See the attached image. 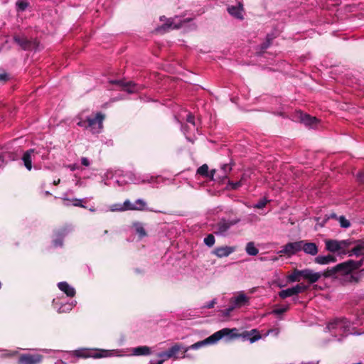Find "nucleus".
I'll return each mask as SVG.
<instances>
[{
    "instance_id": "nucleus-1",
    "label": "nucleus",
    "mask_w": 364,
    "mask_h": 364,
    "mask_svg": "<svg viewBox=\"0 0 364 364\" xmlns=\"http://www.w3.org/2000/svg\"><path fill=\"white\" fill-rule=\"evenodd\" d=\"M363 264V259L355 261L348 259L339 263L336 266L327 268L323 272V276L325 278L338 279L343 285L349 284H358L360 280V277L353 274L354 270L360 269Z\"/></svg>"
},
{
    "instance_id": "nucleus-2",
    "label": "nucleus",
    "mask_w": 364,
    "mask_h": 364,
    "mask_svg": "<svg viewBox=\"0 0 364 364\" xmlns=\"http://www.w3.org/2000/svg\"><path fill=\"white\" fill-rule=\"evenodd\" d=\"M235 331H237L236 328L230 329L224 328L220 331H216L205 339L198 341L191 345L190 346L183 347L181 343H177L168 348V350L169 351L171 356L174 359L178 358L176 354L181 350H183V355L182 358H189V355L186 353L189 350H198L202 347H204L205 346L215 344L221 338L225 336L229 337L230 338L237 337L236 333H233Z\"/></svg>"
},
{
    "instance_id": "nucleus-3",
    "label": "nucleus",
    "mask_w": 364,
    "mask_h": 364,
    "mask_svg": "<svg viewBox=\"0 0 364 364\" xmlns=\"http://www.w3.org/2000/svg\"><path fill=\"white\" fill-rule=\"evenodd\" d=\"M13 40L23 50H35L39 45V42L36 38L28 39L24 35L15 34Z\"/></svg>"
},
{
    "instance_id": "nucleus-4",
    "label": "nucleus",
    "mask_w": 364,
    "mask_h": 364,
    "mask_svg": "<svg viewBox=\"0 0 364 364\" xmlns=\"http://www.w3.org/2000/svg\"><path fill=\"white\" fill-rule=\"evenodd\" d=\"M146 203L141 199H137L134 203L129 200H126L122 205H115L118 206L113 209L120 212L126 210H144L146 208Z\"/></svg>"
},
{
    "instance_id": "nucleus-5",
    "label": "nucleus",
    "mask_w": 364,
    "mask_h": 364,
    "mask_svg": "<svg viewBox=\"0 0 364 364\" xmlns=\"http://www.w3.org/2000/svg\"><path fill=\"white\" fill-rule=\"evenodd\" d=\"M88 118V128L93 134L99 133L103 127V121L105 115L102 112H97L94 117Z\"/></svg>"
},
{
    "instance_id": "nucleus-6",
    "label": "nucleus",
    "mask_w": 364,
    "mask_h": 364,
    "mask_svg": "<svg viewBox=\"0 0 364 364\" xmlns=\"http://www.w3.org/2000/svg\"><path fill=\"white\" fill-rule=\"evenodd\" d=\"M111 84L117 85L122 87L123 91L128 93H134L141 89V85L134 82L133 81H125L124 80H111Z\"/></svg>"
},
{
    "instance_id": "nucleus-7",
    "label": "nucleus",
    "mask_w": 364,
    "mask_h": 364,
    "mask_svg": "<svg viewBox=\"0 0 364 364\" xmlns=\"http://www.w3.org/2000/svg\"><path fill=\"white\" fill-rule=\"evenodd\" d=\"M43 359L41 354L23 353L18 359V364H40Z\"/></svg>"
},
{
    "instance_id": "nucleus-8",
    "label": "nucleus",
    "mask_w": 364,
    "mask_h": 364,
    "mask_svg": "<svg viewBox=\"0 0 364 364\" xmlns=\"http://www.w3.org/2000/svg\"><path fill=\"white\" fill-rule=\"evenodd\" d=\"M237 220H226L221 219L214 226V232L217 235H224L232 225H235Z\"/></svg>"
},
{
    "instance_id": "nucleus-9",
    "label": "nucleus",
    "mask_w": 364,
    "mask_h": 364,
    "mask_svg": "<svg viewBox=\"0 0 364 364\" xmlns=\"http://www.w3.org/2000/svg\"><path fill=\"white\" fill-rule=\"evenodd\" d=\"M349 326V321L346 318H336L331 321L327 328L329 331L338 330L339 332H344Z\"/></svg>"
},
{
    "instance_id": "nucleus-10",
    "label": "nucleus",
    "mask_w": 364,
    "mask_h": 364,
    "mask_svg": "<svg viewBox=\"0 0 364 364\" xmlns=\"http://www.w3.org/2000/svg\"><path fill=\"white\" fill-rule=\"evenodd\" d=\"M301 240L294 242H288L282 247L280 252L287 255L288 257H291V255L301 250Z\"/></svg>"
},
{
    "instance_id": "nucleus-11",
    "label": "nucleus",
    "mask_w": 364,
    "mask_h": 364,
    "mask_svg": "<svg viewBox=\"0 0 364 364\" xmlns=\"http://www.w3.org/2000/svg\"><path fill=\"white\" fill-rule=\"evenodd\" d=\"M38 154V152L35 149H30L26 151L22 156V161L23 162V165L26 168L28 171H31L32 169V162L34 160Z\"/></svg>"
},
{
    "instance_id": "nucleus-12",
    "label": "nucleus",
    "mask_w": 364,
    "mask_h": 364,
    "mask_svg": "<svg viewBox=\"0 0 364 364\" xmlns=\"http://www.w3.org/2000/svg\"><path fill=\"white\" fill-rule=\"evenodd\" d=\"M73 355L77 358H100L103 356L100 353L92 352L87 349H80L73 351Z\"/></svg>"
},
{
    "instance_id": "nucleus-13",
    "label": "nucleus",
    "mask_w": 364,
    "mask_h": 364,
    "mask_svg": "<svg viewBox=\"0 0 364 364\" xmlns=\"http://www.w3.org/2000/svg\"><path fill=\"white\" fill-rule=\"evenodd\" d=\"M323 273L314 272L312 269H303L302 278L307 280L309 284H314L318 281Z\"/></svg>"
},
{
    "instance_id": "nucleus-14",
    "label": "nucleus",
    "mask_w": 364,
    "mask_h": 364,
    "mask_svg": "<svg viewBox=\"0 0 364 364\" xmlns=\"http://www.w3.org/2000/svg\"><path fill=\"white\" fill-rule=\"evenodd\" d=\"M235 251V247L230 246H222L215 248L212 251V254L216 255L219 258L229 256Z\"/></svg>"
},
{
    "instance_id": "nucleus-15",
    "label": "nucleus",
    "mask_w": 364,
    "mask_h": 364,
    "mask_svg": "<svg viewBox=\"0 0 364 364\" xmlns=\"http://www.w3.org/2000/svg\"><path fill=\"white\" fill-rule=\"evenodd\" d=\"M355 246L348 252L349 257L355 255L359 257L364 255V240H358L354 241Z\"/></svg>"
},
{
    "instance_id": "nucleus-16",
    "label": "nucleus",
    "mask_w": 364,
    "mask_h": 364,
    "mask_svg": "<svg viewBox=\"0 0 364 364\" xmlns=\"http://www.w3.org/2000/svg\"><path fill=\"white\" fill-rule=\"evenodd\" d=\"M301 250L306 254L315 256L318 252V249L316 243L309 242L306 240H301Z\"/></svg>"
},
{
    "instance_id": "nucleus-17",
    "label": "nucleus",
    "mask_w": 364,
    "mask_h": 364,
    "mask_svg": "<svg viewBox=\"0 0 364 364\" xmlns=\"http://www.w3.org/2000/svg\"><path fill=\"white\" fill-rule=\"evenodd\" d=\"M243 5L239 3L237 6H230L228 8V13L237 19H243Z\"/></svg>"
},
{
    "instance_id": "nucleus-18",
    "label": "nucleus",
    "mask_w": 364,
    "mask_h": 364,
    "mask_svg": "<svg viewBox=\"0 0 364 364\" xmlns=\"http://www.w3.org/2000/svg\"><path fill=\"white\" fill-rule=\"evenodd\" d=\"M249 298L243 293L239 294L236 297H232L230 302L233 304L236 308H240L248 304Z\"/></svg>"
},
{
    "instance_id": "nucleus-19",
    "label": "nucleus",
    "mask_w": 364,
    "mask_h": 364,
    "mask_svg": "<svg viewBox=\"0 0 364 364\" xmlns=\"http://www.w3.org/2000/svg\"><path fill=\"white\" fill-rule=\"evenodd\" d=\"M58 287L62 291H63L68 296H75L76 291L73 287H72L68 282H61L58 284Z\"/></svg>"
},
{
    "instance_id": "nucleus-20",
    "label": "nucleus",
    "mask_w": 364,
    "mask_h": 364,
    "mask_svg": "<svg viewBox=\"0 0 364 364\" xmlns=\"http://www.w3.org/2000/svg\"><path fill=\"white\" fill-rule=\"evenodd\" d=\"M336 257L332 255H328L326 256L318 255L314 259V262L318 264H328L336 262Z\"/></svg>"
},
{
    "instance_id": "nucleus-21",
    "label": "nucleus",
    "mask_w": 364,
    "mask_h": 364,
    "mask_svg": "<svg viewBox=\"0 0 364 364\" xmlns=\"http://www.w3.org/2000/svg\"><path fill=\"white\" fill-rule=\"evenodd\" d=\"M326 250L330 252H336L341 250L339 240H326L325 241Z\"/></svg>"
},
{
    "instance_id": "nucleus-22",
    "label": "nucleus",
    "mask_w": 364,
    "mask_h": 364,
    "mask_svg": "<svg viewBox=\"0 0 364 364\" xmlns=\"http://www.w3.org/2000/svg\"><path fill=\"white\" fill-rule=\"evenodd\" d=\"M301 121L306 125L313 127L318 123V119L315 117H311L307 114L299 113Z\"/></svg>"
},
{
    "instance_id": "nucleus-23",
    "label": "nucleus",
    "mask_w": 364,
    "mask_h": 364,
    "mask_svg": "<svg viewBox=\"0 0 364 364\" xmlns=\"http://www.w3.org/2000/svg\"><path fill=\"white\" fill-rule=\"evenodd\" d=\"M67 233L66 228H62L60 230H57L55 234L56 235V238L53 240V245L55 247L62 246L63 245V239Z\"/></svg>"
},
{
    "instance_id": "nucleus-24",
    "label": "nucleus",
    "mask_w": 364,
    "mask_h": 364,
    "mask_svg": "<svg viewBox=\"0 0 364 364\" xmlns=\"http://www.w3.org/2000/svg\"><path fill=\"white\" fill-rule=\"evenodd\" d=\"M303 276V269L299 270L298 269H294L292 272L287 276V281L290 283L300 282L301 278Z\"/></svg>"
},
{
    "instance_id": "nucleus-25",
    "label": "nucleus",
    "mask_w": 364,
    "mask_h": 364,
    "mask_svg": "<svg viewBox=\"0 0 364 364\" xmlns=\"http://www.w3.org/2000/svg\"><path fill=\"white\" fill-rule=\"evenodd\" d=\"M132 226L135 228L136 233L140 239L147 235V232L141 223L134 222Z\"/></svg>"
},
{
    "instance_id": "nucleus-26",
    "label": "nucleus",
    "mask_w": 364,
    "mask_h": 364,
    "mask_svg": "<svg viewBox=\"0 0 364 364\" xmlns=\"http://www.w3.org/2000/svg\"><path fill=\"white\" fill-rule=\"evenodd\" d=\"M135 355H147L151 353V349L146 346H139L133 349Z\"/></svg>"
},
{
    "instance_id": "nucleus-27",
    "label": "nucleus",
    "mask_w": 364,
    "mask_h": 364,
    "mask_svg": "<svg viewBox=\"0 0 364 364\" xmlns=\"http://www.w3.org/2000/svg\"><path fill=\"white\" fill-rule=\"evenodd\" d=\"M354 241L355 240H350V239L339 240L340 246H341V248L340 254H341V255H346V254H348V252H346L344 250V248H347L349 246L353 245L354 242H355Z\"/></svg>"
},
{
    "instance_id": "nucleus-28",
    "label": "nucleus",
    "mask_w": 364,
    "mask_h": 364,
    "mask_svg": "<svg viewBox=\"0 0 364 364\" xmlns=\"http://www.w3.org/2000/svg\"><path fill=\"white\" fill-rule=\"evenodd\" d=\"M245 251L247 255L251 256H255L258 254L259 250L255 246L253 242H249L246 245Z\"/></svg>"
},
{
    "instance_id": "nucleus-29",
    "label": "nucleus",
    "mask_w": 364,
    "mask_h": 364,
    "mask_svg": "<svg viewBox=\"0 0 364 364\" xmlns=\"http://www.w3.org/2000/svg\"><path fill=\"white\" fill-rule=\"evenodd\" d=\"M296 294L294 293L293 287L282 290L279 292V296L282 299H286L287 297L292 296Z\"/></svg>"
},
{
    "instance_id": "nucleus-30",
    "label": "nucleus",
    "mask_w": 364,
    "mask_h": 364,
    "mask_svg": "<svg viewBox=\"0 0 364 364\" xmlns=\"http://www.w3.org/2000/svg\"><path fill=\"white\" fill-rule=\"evenodd\" d=\"M293 289L295 294L297 295L300 293L305 292L309 289V286L304 285L303 284H299L293 287Z\"/></svg>"
},
{
    "instance_id": "nucleus-31",
    "label": "nucleus",
    "mask_w": 364,
    "mask_h": 364,
    "mask_svg": "<svg viewBox=\"0 0 364 364\" xmlns=\"http://www.w3.org/2000/svg\"><path fill=\"white\" fill-rule=\"evenodd\" d=\"M4 158L6 159V161H15L18 159V154L13 151H6L2 153Z\"/></svg>"
},
{
    "instance_id": "nucleus-32",
    "label": "nucleus",
    "mask_w": 364,
    "mask_h": 364,
    "mask_svg": "<svg viewBox=\"0 0 364 364\" xmlns=\"http://www.w3.org/2000/svg\"><path fill=\"white\" fill-rule=\"evenodd\" d=\"M197 173L202 176H205V177L209 176L208 165L203 164L201 166H200L197 170Z\"/></svg>"
},
{
    "instance_id": "nucleus-33",
    "label": "nucleus",
    "mask_w": 364,
    "mask_h": 364,
    "mask_svg": "<svg viewBox=\"0 0 364 364\" xmlns=\"http://www.w3.org/2000/svg\"><path fill=\"white\" fill-rule=\"evenodd\" d=\"M232 166L230 164H225L221 166L222 175L223 178H227L228 174L231 171Z\"/></svg>"
},
{
    "instance_id": "nucleus-34",
    "label": "nucleus",
    "mask_w": 364,
    "mask_h": 364,
    "mask_svg": "<svg viewBox=\"0 0 364 364\" xmlns=\"http://www.w3.org/2000/svg\"><path fill=\"white\" fill-rule=\"evenodd\" d=\"M29 6V3L25 0L18 1L16 6L18 11H25Z\"/></svg>"
},
{
    "instance_id": "nucleus-35",
    "label": "nucleus",
    "mask_w": 364,
    "mask_h": 364,
    "mask_svg": "<svg viewBox=\"0 0 364 364\" xmlns=\"http://www.w3.org/2000/svg\"><path fill=\"white\" fill-rule=\"evenodd\" d=\"M215 237L212 234L208 235L207 237H205V239H204V243L208 247H212L215 244Z\"/></svg>"
},
{
    "instance_id": "nucleus-36",
    "label": "nucleus",
    "mask_w": 364,
    "mask_h": 364,
    "mask_svg": "<svg viewBox=\"0 0 364 364\" xmlns=\"http://www.w3.org/2000/svg\"><path fill=\"white\" fill-rule=\"evenodd\" d=\"M338 220L342 228H348L350 226V222L343 215L339 217Z\"/></svg>"
},
{
    "instance_id": "nucleus-37",
    "label": "nucleus",
    "mask_w": 364,
    "mask_h": 364,
    "mask_svg": "<svg viewBox=\"0 0 364 364\" xmlns=\"http://www.w3.org/2000/svg\"><path fill=\"white\" fill-rule=\"evenodd\" d=\"M242 183L241 181H239L237 182H232L230 181H228V186H230V189H232V190H237L240 186H242Z\"/></svg>"
},
{
    "instance_id": "nucleus-38",
    "label": "nucleus",
    "mask_w": 364,
    "mask_h": 364,
    "mask_svg": "<svg viewBox=\"0 0 364 364\" xmlns=\"http://www.w3.org/2000/svg\"><path fill=\"white\" fill-rule=\"evenodd\" d=\"M158 357L161 358V360H164V361L172 358L171 356L170 353H169V351L168 350H166V351L161 352V353H158Z\"/></svg>"
},
{
    "instance_id": "nucleus-39",
    "label": "nucleus",
    "mask_w": 364,
    "mask_h": 364,
    "mask_svg": "<svg viewBox=\"0 0 364 364\" xmlns=\"http://www.w3.org/2000/svg\"><path fill=\"white\" fill-rule=\"evenodd\" d=\"M267 202L268 200H267L266 199H261L255 205L254 207L257 209H262L266 206Z\"/></svg>"
},
{
    "instance_id": "nucleus-40",
    "label": "nucleus",
    "mask_w": 364,
    "mask_h": 364,
    "mask_svg": "<svg viewBox=\"0 0 364 364\" xmlns=\"http://www.w3.org/2000/svg\"><path fill=\"white\" fill-rule=\"evenodd\" d=\"M236 308V306L232 304V306H229L228 308L225 309L223 311V315L225 316H229L231 314V312Z\"/></svg>"
},
{
    "instance_id": "nucleus-41",
    "label": "nucleus",
    "mask_w": 364,
    "mask_h": 364,
    "mask_svg": "<svg viewBox=\"0 0 364 364\" xmlns=\"http://www.w3.org/2000/svg\"><path fill=\"white\" fill-rule=\"evenodd\" d=\"M288 307L274 309L272 313L275 315H281L285 313L288 310Z\"/></svg>"
},
{
    "instance_id": "nucleus-42",
    "label": "nucleus",
    "mask_w": 364,
    "mask_h": 364,
    "mask_svg": "<svg viewBox=\"0 0 364 364\" xmlns=\"http://www.w3.org/2000/svg\"><path fill=\"white\" fill-rule=\"evenodd\" d=\"M328 220L327 219L326 215H325L323 218L318 217L316 218L317 224L319 225L321 227L324 226V225L326 223V222Z\"/></svg>"
},
{
    "instance_id": "nucleus-43",
    "label": "nucleus",
    "mask_w": 364,
    "mask_h": 364,
    "mask_svg": "<svg viewBox=\"0 0 364 364\" xmlns=\"http://www.w3.org/2000/svg\"><path fill=\"white\" fill-rule=\"evenodd\" d=\"M251 333H257V334L252 338H250V341L251 343L255 342L256 341L259 340L261 338V335L257 331L256 329H252L251 331Z\"/></svg>"
},
{
    "instance_id": "nucleus-44",
    "label": "nucleus",
    "mask_w": 364,
    "mask_h": 364,
    "mask_svg": "<svg viewBox=\"0 0 364 364\" xmlns=\"http://www.w3.org/2000/svg\"><path fill=\"white\" fill-rule=\"evenodd\" d=\"M9 80V76L7 73H0V83H5Z\"/></svg>"
},
{
    "instance_id": "nucleus-45",
    "label": "nucleus",
    "mask_w": 364,
    "mask_h": 364,
    "mask_svg": "<svg viewBox=\"0 0 364 364\" xmlns=\"http://www.w3.org/2000/svg\"><path fill=\"white\" fill-rule=\"evenodd\" d=\"M88 118H87L85 120H80L79 122H77V125L79 127H83L85 129H88Z\"/></svg>"
},
{
    "instance_id": "nucleus-46",
    "label": "nucleus",
    "mask_w": 364,
    "mask_h": 364,
    "mask_svg": "<svg viewBox=\"0 0 364 364\" xmlns=\"http://www.w3.org/2000/svg\"><path fill=\"white\" fill-rule=\"evenodd\" d=\"M73 202L74 206H78V207H81V208H85V206L82 204V200L80 199H77V198L73 199Z\"/></svg>"
},
{
    "instance_id": "nucleus-47",
    "label": "nucleus",
    "mask_w": 364,
    "mask_h": 364,
    "mask_svg": "<svg viewBox=\"0 0 364 364\" xmlns=\"http://www.w3.org/2000/svg\"><path fill=\"white\" fill-rule=\"evenodd\" d=\"M8 162L6 161V159L4 158V154H0V167L5 166Z\"/></svg>"
},
{
    "instance_id": "nucleus-48",
    "label": "nucleus",
    "mask_w": 364,
    "mask_h": 364,
    "mask_svg": "<svg viewBox=\"0 0 364 364\" xmlns=\"http://www.w3.org/2000/svg\"><path fill=\"white\" fill-rule=\"evenodd\" d=\"M216 304V301L215 299H213L211 301L207 303L205 306H204V308H206V309H212L214 307L215 304Z\"/></svg>"
},
{
    "instance_id": "nucleus-49",
    "label": "nucleus",
    "mask_w": 364,
    "mask_h": 364,
    "mask_svg": "<svg viewBox=\"0 0 364 364\" xmlns=\"http://www.w3.org/2000/svg\"><path fill=\"white\" fill-rule=\"evenodd\" d=\"M81 164H82V165H83L85 166H90V161L87 158L82 157L81 159Z\"/></svg>"
},
{
    "instance_id": "nucleus-50",
    "label": "nucleus",
    "mask_w": 364,
    "mask_h": 364,
    "mask_svg": "<svg viewBox=\"0 0 364 364\" xmlns=\"http://www.w3.org/2000/svg\"><path fill=\"white\" fill-rule=\"evenodd\" d=\"M358 180L360 183H364V173L363 172H359L357 175Z\"/></svg>"
},
{
    "instance_id": "nucleus-51",
    "label": "nucleus",
    "mask_w": 364,
    "mask_h": 364,
    "mask_svg": "<svg viewBox=\"0 0 364 364\" xmlns=\"http://www.w3.org/2000/svg\"><path fill=\"white\" fill-rule=\"evenodd\" d=\"M326 215L328 220H330V219H336L337 220L338 219L337 215L335 213H331L329 214H326Z\"/></svg>"
},
{
    "instance_id": "nucleus-52",
    "label": "nucleus",
    "mask_w": 364,
    "mask_h": 364,
    "mask_svg": "<svg viewBox=\"0 0 364 364\" xmlns=\"http://www.w3.org/2000/svg\"><path fill=\"white\" fill-rule=\"evenodd\" d=\"M173 22L170 19L167 21V22L163 26L164 28H172Z\"/></svg>"
},
{
    "instance_id": "nucleus-53",
    "label": "nucleus",
    "mask_w": 364,
    "mask_h": 364,
    "mask_svg": "<svg viewBox=\"0 0 364 364\" xmlns=\"http://www.w3.org/2000/svg\"><path fill=\"white\" fill-rule=\"evenodd\" d=\"M269 333L274 334V336H277L279 333V328H273L268 331Z\"/></svg>"
},
{
    "instance_id": "nucleus-54",
    "label": "nucleus",
    "mask_w": 364,
    "mask_h": 364,
    "mask_svg": "<svg viewBox=\"0 0 364 364\" xmlns=\"http://www.w3.org/2000/svg\"><path fill=\"white\" fill-rule=\"evenodd\" d=\"M187 122L189 123L194 124V117L192 115H188L187 118Z\"/></svg>"
},
{
    "instance_id": "nucleus-55",
    "label": "nucleus",
    "mask_w": 364,
    "mask_h": 364,
    "mask_svg": "<svg viewBox=\"0 0 364 364\" xmlns=\"http://www.w3.org/2000/svg\"><path fill=\"white\" fill-rule=\"evenodd\" d=\"M216 172V171L215 169H213L210 171V172L209 173V178H210L211 179H213V177H214V175H215V173Z\"/></svg>"
},
{
    "instance_id": "nucleus-56",
    "label": "nucleus",
    "mask_w": 364,
    "mask_h": 364,
    "mask_svg": "<svg viewBox=\"0 0 364 364\" xmlns=\"http://www.w3.org/2000/svg\"><path fill=\"white\" fill-rule=\"evenodd\" d=\"M134 272L136 273V274H143L144 271L143 269H141L139 268H136L134 269Z\"/></svg>"
},
{
    "instance_id": "nucleus-57",
    "label": "nucleus",
    "mask_w": 364,
    "mask_h": 364,
    "mask_svg": "<svg viewBox=\"0 0 364 364\" xmlns=\"http://www.w3.org/2000/svg\"><path fill=\"white\" fill-rule=\"evenodd\" d=\"M270 43L269 41L267 42V43H264L262 45V49H266L269 47Z\"/></svg>"
},
{
    "instance_id": "nucleus-58",
    "label": "nucleus",
    "mask_w": 364,
    "mask_h": 364,
    "mask_svg": "<svg viewBox=\"0 0 364 364\" xmlns=\"http://www.w3.org/2000/svg\"><path fill=\"white\" fill-rule=\"evenodd\" d=\"M60 179L58 178V180H55L53 182V184L55 185V186H57L60 183Z\"/></svg>"
},
{
    "instance_id": "nucleus-59",
    "label": "nucleus",
    "mask_w": 364,
    "mask_h": 364,
    "mask_svg": "<svg viewBox=\"0 0 364 364\" xmlns=\"http://www.w3.org/2000/svg\"><path fill=\"white\" fill-rule=\"evenodd\" d=\"M70 169H71L72 171H74V170H75V169H76V165H75V164L72 165V166H70Z\"/></svg>"
},
{
    "instance_id": "nucleus-60",
    "label": "nucleus",
    "mask_w": 364,
    "mask_h": 364,
    "mask_svg": "<svg viewBox=\"0 0 364 364\" xmlns=\"http://www.w3.org/2000/svg\"><path fill=\"white\" fill-rule=\"evenodd\" d=\"M45 195H46V196H51V193H50L49 191H46V192H45Z\"/></svg>"
},
{
    "instance_id": "nucleus-61",
    "label": "nucleus",
    "mask_w": 364,
    "mask_h": 364,
    "mask_svg": "<svg viewBox=\"0 0 364 364\" xmlns=\"http://www.w3.org/2000/svg\"><path fill=\"white\" fill-rule=\"evenodd\" d=\"M163 363H164V360H159V361L157 362V363H156V364H163Z\"/></svg>"
},
{
    "instance_id": "nucleus-62",
    "label": "nucleus",
    "mask_w": 364,
    "mask_h": 364,
    "mask_svg": "<svg viewBox=\"0 0 364 364\" xmlns=\"http://www.w3.org/2000/svg\"><path fill=\"white\" fill-rule=\"evenodd\" d=\"M65 311L64 310H61V308L59 309V313Z\"/></svg>"
},
{
    "instance_id": "nucleus-63",
    "label": "nucleus",
    "mask_w": 364,
    "mask_h": 364,
    "mask_svg": "<svg viewBox=\"0 0 364 364\" xmlns=\"http://www.w3.org/2000/svg\"><path fill=\"white\" fill-rule=\"evenodd\" d=\"M173 28H179V26H175Z\"/></svg>"
},
{
    "instance_id": "nucleus-64",
    "label": "nucleus",
    "mask_w": 364,
    "mask_h": 364,
    "mask_svg": "<svg viewBox=\"0 0 364 364\" xmlns=\"http://www.w3.org/2000/svg\"><path fill=\"white\" fill-rule=\"evenodd\" d=\"M104 232H105V234H107L108 231L106 230H105Z\"/></svg>"
}]
</instances>
